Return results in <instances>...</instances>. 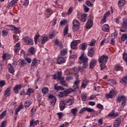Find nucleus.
<instances>
[{
	"instance_id": "nucleus-45",
	"label": "nucleus",
	"mask_w": 127,
	"mask_h": 127,
	"mask_svg": "<svg viewBox=\"0 0 127 127\" xmlns=\"http://www.w3.org/2000/svg\"><path fill=\"white\" fill-rule=\"evenodd\" d=\"M77 45H78V42L77 41H73L70 44L71 48H73V47H76Z\"/></svg>"
},
{
	"instance_id": "nucleus-4",
	"label": "nucleus",
	"mask_w": 127,
	"mask_h": 127,
	"mask_svg": "<svg viewBox=\"0 0 127 127\" xmlns=\"http://www.w3.org/2000/svg\"><path fill=\"white\" fill-rule=\"evenodd\" d=\"M7 26L8 27H11V29L14 31V33H15V34H18L21 32V31H19L20 28L15 27L14 25H7Z\"/></svg>"
},
{
	"instance_id": "nucleus-56",
	"label": "nucleus",
	"mask_w": 127,
	"mask_h": 127,
	"mask_svg": "<svg viewBox=\"0 0 127 127\" xmlns=\"http://www.w3.org/2000/svg\"><path fill=\"white\" fill-rule=\"evenodd\" d=\"M88 46V44H87V43H84L83 44H81L80 45V48H87V47Z\"/></svg>"
},
{
	"instance_id": "nucleus-8",
	"label": "nucleus",
	"mask_w": 127,
	"mask_h": 127,
	"mask_svg": "<svg viewBox=\"0 0 127 127\" xmlns=\"http://www.w3.org/2000/svg\"><path fill=\"white\" fill-rule=\"evenodd\" d=\"M57 74L58 76L56 74H54L53 79H54V80H56L57 79V80L59 81V80L62 79V71H57Z\"/></svg>"
},
{
	"instance_id": "nucleus-33",
	"label": "nucleus",
	"mask_w": 127,
	"mask_h": 127,
	"mask_svg": "<svg viewBox=\"0 0 127 127\" xmlns=\"http://www.w3.org/2000/svg\"><path fill=\"white\" fill-rule=\"evenodd\" d=\"M59 81H60L61 85L64 86V87H67L68 86V84L66 83V81L64 80V77H62V79L59 80Z\"/></svg>"
},
{
	"instance_id": "nucleus-23",
	"label": "nucleus",
	"mask_w": 127,
	"mask_h": 127,
	"mask_svg": "<svg viewBox=\"0 0 127 127\" xmlns=\"http://www.w3.org/2000/svg\"><path fill=\"white\" fill-rule=\"evenodd\" d=\"M10 88H7L4 92V96L6 98L7 97H9V96H10V93L11 91L10 90Z\"/></svg>"
},
{
	"instance_id": "nucleus-26",
	"label": "nucleus",
	"mask_w": 127,
	"mask_h": 127,
	"mask_svg": "<svg viewBox=\"0 0 127 127\" xmlns=\"http://www.w3.org/2000/svg\"><path fill=\"white\" fill-rule=\"evenodd\" d=\"M34 89H33L32 88H29L26 92V94L28 96H30L32 93H34Z\"/></svg>"
},
{
	"instance_id": "nucleus-54",
	"label": "nucleus",
	"mask_w": 127,
	"mask_h": 127,
	"mask_svg": "<svg viewBox=\"0 0 127 127\" xmlns=\"http://www.w3.org/2000/svg\"><path fill=\"white\" fill-rule=\"evenodd\" d=\"M96 42H97V41L93 40L90 42L89 44H88V45L89 46H95V45H96Z\"/></svg>"
},
{
	"instance_id": "nucleus-50",
	"label": "nucleus",
	"mask_w": 127,
	"mask_h": 127,
	"mask_svg": "<svg viewBox=\"0 0 127 127\" xmlns=\"http://www.w3.org/2000/svg\"><path fill=\"white\" fill-rule=\"evenodd\" d=\"M66 54H67V50L65 49H63L61 52V55L64 56V55H66Z\"/></svg>"
},
{
	"instance_id": "nucleus-14",
	"label": "nucleus",
	"mask_w": 127,
	"mask_h": 127,
	"mask_svg": "<svg viewBox=\"0 0 127 127\" xmlns=\"http://www.w3.org/2000/svg\"><path fill=\"white\" fill-rule=\"evenodd\" d=\"M46 15L47 18H49V17H50V16L53 14V11L52 10V9L50 8L47 9L46 10Z\"/></svg>"
},
{
	"instance_id": "nucleus-22",
	"label": "nucleus",
	"mask_w": 127,
	"mask_h": 127,
	"mask_svg": "<svg viewBox=\"0 0 127 127\" xmlns=\"http://www.w3.org/2000/svg\"><path fill=\"white\" fill-rule=\"evenodd\" d=\"M36 65H37V60L34 58L32 62L31 69H34L36 67Z\"/></svg>"
},
{
	"instance_id": "nucleus-32",
	"label": "nucleus",
	"mask_w": 127,
	"mask_h": 127,
	"mask_svg": "<svg viewBox=\"0 0 127 127\" xmlns=\"http://www.w3.org/2000/svg\"><path fill=\"white\" fill-rule=\"evenodd\" d=\"M126 4V0H120L118 2V6L122 7Z\"/></svg>"
},
{
	"instance_id": "nucleus-10",
	"label": "nucleus",
	"mask_w": 127,
	"mask_h": 127,
	"mask_svg": "<svg viewBox=\"0 0 127 127\" xmlns=\"http://www.w3.org/2000/svg\"><path fill=\"white\" fill-rule=\"evenodd\" d=\"M37 125H39V121L38 120L35 121L34 119H32L30 121V127H35Z\"/></svg>"
},
{
	"instance_id": "nucleus-20",
	"label": "nucleus",
	"mask_w": 127,
	"mask_h": 127,
	"mask_svg": "<svg viewBox=\"0 0 127 127\" xmlns=\"http://www.w3.org/2000/svg\"><path fill=\"white\" fill-rule=\"evenodd\" d=\"M41 92L43 94V96H46L48 93H49V89L48 87H44L41 89Z\"/></svg>"
},
{
	"instance_id": "nucleus-28",
	"label": "nucleus",
	"mask_w": 127,
	"mask_h": 127,
	"mask_svg": "<svg viewBox=\"0 0 127 127\" xmlns=\"http://www.w3.org/2000/svg\"><path fill=\"white\" fill-rule=\"evenodd\" d=\"M11 57V56H10V55L9 54L5 53V54H3L2 58L3 60H6V59H10Z\"/></svg>"
},
{
	"instance_id": "nucleus-2",
	"label": "nucleus",
	"mask_w": 127,
	"mask_h": 127,
	"mask_svg": "<svg viewBox=\"0 0 127 127\" xmlns=\"http://www.w3.org/2000/svg\"><path fill=\"white\" fill-rule=\"evenodd\" d=\"M49 99H50V105L52 107H54L56 103V98L53 95L50 94L48 96Z\"/></svg>"
},
{
	"instance_id": "nucleus-48",
	"label": "nucleus",
	"mask_w": 127,
	"mask_h": 127,
	"mask_svg": "<svg viewBox=\"0 0 127 127\" xmlns=\"http://www.w3.org/2000/svg\"><path fill=\"white\" fill-rule=\"evenodd\" d=\"M87 84H88V82H87V81L84 80L82 82V84H81V87L83 89H85V88H86V87H87Z\"/></svg>"
},
{
	"instance_id": "nucleus-12",
	"label": "nucleus",
	"mask_w": 127,
	"mask_h": 127,
	"mask_svg": "<svg viewBox=\"0 0 127 127\" xmlns=\"http://www.w3.org/2000/svg\"><path fill=\"white\" fill-rule=\"evenodd\" d=\"M107 61L108 57L107 56H102L99 57V62H100V63H102V64L106 63Z\"/></svg>"
},
{
	"instance_id": "nucleus-19",
	"label": "nucleus",
	"mask_w": 127,
	"mask_h": 127,
	"mask_svg": "<svg viewBox=\"0 0 127 127\" xmlns=\"http://www.w3.org/2000/svg\"><path fill=\"white\" fill-rule=\"evenodd\" d=\"M96 64H97V60L92 59L89 63V67L90 68H94L95 66H96Z\"/></svg>"
},
{
	"instance_id": "nucleus-21",
	"label": "nucleus",
	"mask_w": 127,
	"mask_h": 127,
	"mask_svg": "<svg viewBox=\"0 0 127 127\" xmlns=\"http://www.w3.org/2000/svg\"><path fill=\"white\" fill-rule=\"evenodd\" d=\"M49 40V38L47 36H44L42 39L41 40V43L42 44H44Z\"/></svg>"
},
{
	"instance_id": "nucleus-36",
	"label": "nucleus",
	"mask_w": 127,
	"mask_h": 127,
	"mask_svg": "<svg viewBox=\"0 0 127 127\" xmlns=\"http://www.w3.org/2000/svg\"><path fill=\"white\" fill-rule=\"evenodd\" d=\"M22 109H23V106L21 105L17 107V108L15 109V115L16 116L18 115V112L20 111Z\"/></svg>"
},
{
	"instance_id": "nucleus-1",
	"label": "nucleus",
	"mask_w": 127,
	"mask_h": 127,
	"mask_svg": "<svg viewBox=\"0 0 127 127\" xmlns=\"http://www.w3.org/2000/svg\"><path fill=\"white\" fill-rule=\"evenodd\" d=\"M117 101L119 103L122 102V107H125L126 104H127V98L125 96H119L117 97Z\"/></svg>"
},
{
	"instance_id": "nucleus-63",
	"label": "nucleus",
	"mask_w": 127,
	"mask_h": 127,
	"mask_svg": "<svg viewBox=\"0 0 127 127\" xmlns=\"http://www.w3.org/2000/svg\"><path fill=\"white\" fill-rule=\"evenodd\" d=\"M79 83H80V80H75V81L74 83V85L75 87H78V85H79Z\"/></svg>"
},
{
	"instance_id": "nucleus-47",
	"label": "nucleus",
	"mask_w": 127,
	"mask_h": 127,
	"mask_svg": "<svg viewBox=\"0 0 127 127\" xmlns=\"http://www.w3.org/2000/svg\"><path fill=\"white\" fill-rule=\"evenodd\" d=\"M127 39V34H123L121 36L122 41H126Z\"/></svg>"
},
{
	"instance_id": "nucleus-27",
	"label": "nucleus",
	"mask_w": 127,
	"mask_h": 127,
	"mask_svg": "<svg viewBox=\"0 0 127 127\" xmlns=\"http://www.w3.org/2000/svg\"><path fill=\"white\" fill-rule=\"evenodd\" d=\"M122 28H124V29H127V18L123 19V22L122 24Z\"/></svg>"
},
{
	"instance_id": "nucleus-16",
	"label": "nucleus",
	"mask_w": 127,
	"mask_h": 127,
	"mask_svg": "<svg viewBox=\"0 0 127 127\" xmlns=\"http://www.w3.org/2000/svg\"><path fill=\"white\" fill-rule=\"evenodd\" d=\"M122 123V120L120 118H117L114 124V127H119L121 126V124Z\"/></svg>"
},
{
	"instance_id": "nucleus-9",
	"label": "nucleus",
	"mask_w": 127,
	"mask_h": 127,
	"mask_svg": "<svg viewBox=\"0 0 127 127\" xmlns=\"http://www.w3.org/2000/svg\"><path fill=\"white\" fill-rule=\"evenodd\" d=\"M23 87L22 84H17L13 88V91L16 94H18V91Z\"/></svg>"
},
{
	"instance_id": "nucleus-38",
	"label": "nucleus",
	"mask_w": 127,
	"mask_h": 127,
	"mask_svg": "<svg viewBox=\"0 0 127 127\" xmlns=\"http://www.w3.org/2000/svg\"><path fill=\"white\" fill-rule=\"evenodd\" d=\"M74 92V90L72 89H69L65 90L64 93L65 94V95H69L70 94H71V93H73Z\"/></svg>"
},
{
	"instance_id": "nucleus-25",
	"label": "nucleus",
	"mask_w": 127,
	"mask_h": 127,
	"mask_svg": "<svg viewBox=\"0 0 127 127\" xmlns=\"http://www.w3.org/2000/svg\"><path fill=\"white\" fill-rule=\"evenodd\" d=\"M102 30L105 32H109L110 31V26L108 24H105L102 26Z\"/></svg>"
},
{
	"instance_id": "nucleus-46",
	"label": "nucleus",
	"mask_w": 127,
	"mask_h": 127,
	"mask_svg": "<svg viewBox=\"0 0 127 127\" xmlns=\"http://www.w3.org/2000/svg\"><path fill=\"white\" fill-rule=\"evenodd\" d=\"M6 115V111H4L1 113V114L0 115V120H2L4 117H5V115Z\"/></svg>"
},
{
	"instance_id": "nucleus-15",
	"label": "nucleus",
	"mask_w": 127,
	"mask_h": 127,
	"mask_svg": "<svg viewBox=\"0 0 127 127\" xmlns=\"http://www.w3.org/2000/svg\"><path fill=\"white\" fill-rule=\"evenodd\" d=\"M7 68L8 69V71L11 73V74L14 75V68H13V66H12L11 64H8Z\"/></svg>"
},
{
	"instance_id": "nucleus-41",
	"label": "nucleus",
	"mask_w": 127,
	"mask_h": 127,
	"mask_svg": "<svg viewBox=\"0 0 127 127\" xmlns=\"http://www.w3.org/2000/svg\"><path fill=\"white\" fill-rule=\"evenodd\" d=\"M35 53V50L34 48H30L28 50V54L29 55H33Z\"/></svg>"
},
{
	"instance_id": "nucleus-57",
	"label": "nucleus",
	"mask_w": 127,
	"mask_h": 127,
	"mask_svg": "<svg viewBox=\"0 0 127 127\" xmlns=\"http://www.w3.org/2000/svg\"><path fill=\"white\" fill-rule=\"evenodd\" d=\"M26 62L24 60H22L19 63V66H24V65H26Z\"/></svg>"
},
{
	"instance_id": "nucleus-52",
	"label": "nucleus",
	"mask_w": 127,
	"mask_h": 127,
	"mask_svg": "<svg viewBox=\"0 0 127 127\" xmlns=\"http://www.w3.org/2000/svg\"><path fill=\"white\" fill-rule=\"evenodd\" d=\"M57 115L59 118V120H61V119H62L63 117L64 116V115L63 114V113H62V112L58 113L57 114Z\"/></svg>"
},
{
	"instance_id": "nucleus-43",
	"label": "nucleus",
	"mask_w": 127,
	"mask_h": 127,
	"mask_svg": "<svg viewBox=\"0 0 127 127\" xmlns=\"http://www.w3.org/2000/svg\"><path fill=\"white\" fill-rule=\"evenodd\" d=\"M68 26L66 25L65 26V27L64 29V36L67 35V34H68V30H69V29L68 28Z\"/></svg>"
},
{
	"instance_id": "nucleus-11",
	"label": "nucleus",
	"mask_w": 127,
	"mask_h": 127,
	"mask_svg": "<svg viewBox=\"0 0 127 127\" xmlns=\"http://www.w3.org/2000/svg\"><path fill=\"white\" fill-rule=\"evenodd\" d=\"M115 95V91L114 90H111L109 94H105V98L107 99H112Z\"/></svg>"
},
{
	"instance_id": "nucleus-61",
	"label": "nucleus",
	"mask_w": 127,
	"mask_h": 127,
	"mask_svg": "<svg viewBox=\"0 0 127 127\" xmlns=\"http://www.w3.org/2000/svg\"><path fill=\"white\" fill-rule=\"evenodd\" d=\"M5 85V81L4 80H1L0 81V87H2L3 86Z\"/></svg>"
},
{
	"instance_id": "nucleus-29",
	"label": "nucleus",
	"mask_w": 127,
	"mask_h": 127,
	"mask_svg": "<svg viewBox=\"0 0 127 127\" xmlns=\"http://www.w3.org/2000/svg\"><path fill=\"white\" fill-rule=\"evenodd\" d=\"M127 76H124L120 80V82L121 84H123V85H127Z\"/></svg>"
},
{
	"instance_id": "nucleus-24",
	"label": "nucleus",
	"mask_w": 127,
	"mask_h": 127,
	"mask_svg": "<svg viewBox=\"0 0 127 127\" xmlns=\"http://www.w3.org/2000/svg\"><path fill=\"white\" fill-rule=\"evenodd\" d=\"M93 27V20L89 19L86 23V28L90 29Z\"/></svg>"
},
{
	"instance_id": "nucleus-64",
	"label": "nucleus",
	"mask_w": 127,
	"mask_h": 127,
	"mask_svg": "<svg viewBox=\"0 0 127 127\" xmlns=\"http://www.w3.org/2000/svg\"><path fill=\"white\" fill-rule=\"evenodd\" d=\"M69 126V123H65L64 124H63L62 126H60L59 127H68Z\"/></svg>"
},
{
	"instance_id": "nucleus-13",
	"label": "nucleus",
	"mask_w": 127,
	"mask_h": 127,
	"mask_svg": "<svg viewBox=\"0 0 127 127\" xmlns=\"http://www.w3.org/2000/svg\"><path fill=\"white\" fill-rule=\"evenodd\" d=\"M65 105L66 106H72L74 104V99L72 98H68L65 101Z\"/></svg>"
},
{
	"instance_id": "nucleus-42",
	"label": "nucleus",
	"mask_w": 127,
	"mask_h": 127,
	"mask_svg": "<svg viewBox=\"0 0 127 127\" xmlns=\"http://www.w3.org/2000/svg\"><path fill=\"white\" fill-rule=\"evenodd\" d=\"M40 37V35L39 34H36L34 37L35 44L36 45L37 44V41H38V39Z\"/></svg>"
},
{
	"instance_id": "nucleus-3",
	"label": "nucleus",
	"mask_w": 127,
	"mask_h": 127,
	"mask_svg": "<svg viewBox=\"0 0 127 127\" xmlns=\"http://www.w3.org/2000/svg\"><path fill=\"white\" fill-rule=\"evenodd\" d=\"M79 22L77 20H74L72 22V30L73 32L77 31V30H79V25H78Z\"/></svg>"
},
{
	"instance_id": "nucleus-39",
	"label": "nucleus",
	"mask_w": 127,
	"mask_h": 127,
	"mask_svg": "<svg viewBox=\"0 0 127 127\" xmlns=\"http://www.w3.org/2000/svg\"><path fill=\"white\" fill-rule=\"evenodd\" d=\"M30 105H31V101L30 100H27V101H25L24 106L26 108H29L30 107Z\"/></svg>"
},
{
	"instance_id": "nucleus-55",
	"label": "nucleus",
	"mask_w": 127,
	"mask_h": 127,
	"mask_svg": "<svg viewBox=\"0 0 127 127\" xmlns=\"http://www.w3.org/2000/svg\"><path fill=\"white\" fill-rule=\"evenodd\" d=\"M1 33L2 36H6L8 34V32L5 30H2Z\"/></svg>"
},
{
	"instance_id": "nucleus-34",
	"label": "nucleus",
	"mask_w": 127,
	"mask_h": 127,
	"mask_svg": "<svg viewBox=\"0 0 127 127\" xmlns=\"http://www.w3.org/2000/svg\"><path fill=\"white\" fill-rule=\"evenodd\" d=\"M21 3H23V5L24 6H26L27 7L28 6V4H29V0H21Z\"/></svg>"
},
{
	"instance_id": "nucleus-18",
	"label": "nucleus",
	"mask_w": 127,
	"mask_h": 127,
	"mask_svg": "<svg viewBox=\"0 0 127 127\" xmlns=\"http://www.w3.org/2000/svg\"><path fill=\"white\" fill-rule=\"evenodd\" d=\"M66 62V58L61 57L58 58L57 63L59 64H62V63H65Z\"/></svg>"
},
{
	"instance_id": "nucleus-37",
	"label": "nucleus",
	"mask_w": 127,
	"mask_h": 127,
	"mask_svg": "<svg viewBox=\"0 0 127 127\" xmlns=\"http://www.w3.org/2000/svg\"><path fill=\"white\" fill-rule=\"evenodd\" d=\"M82 66L79 68V70H84V69L87 68V67L89 66L88 63H82Z\"/></svg>"
},
{
	"instance_id": "nucleus-51",
	"label": "nucleus",
	"mask_w": 127,
	"mask_h": 127,
	"mask_svg": "<svg viewBox=\"0 0 127 127\" xmlns=\"http://www.w3.org/2000/svg\"><path fill=\"white\" fill-rule=\"evenodd\" d=\"M58 84L55 85V90H64V88L62 86H58Z\"/></svg>"
},
{
	"instance_id": "nucleus-30",
	"label": "nucleus",
	"mask_w": 127,
	"mask_h": 127,
	"mask_svg": "<svg viewBox=\"0 0 127 127\" xmlns=\"http://www.w3.org/2000/svg\"><path fill=\"white\" fill-rule=\"evenodd\" d=\"M65 102H64V101H62L60 102V111H63V110H64V109H65Z\"/></svg>"
},
{
	"instance_id": "nucleus-49",
	"label": "nucleus",
	"mask_w": 127,
	"mask_h": 127,
	"mask_svg": "<svg viewBox=\"0 0 127 127\" xmlns=\"http://www.w3.org/2000/svg\"><path fill=\"white\" fill-rule=\"evenodd\" d=\"M118 36V31L115 30V32L112 34V39H115V38H117Z\"/></svg>"
},
{
	"instance_id": "nucleus-44",
	"label": "nucleus",
	"mask_w": 127,
	"mask_h": 127,
	"mask_svg": "<svg viewBox=\"0 0 127 127\" xmlns=\"http://www.w3.org/2000/svg\"><path fill=\"white\" fill-rule=\"evenodd\" d=\"M77 112H78V109H77V108H73L71 110V113L72 114V115H73V116H76L77 115Z\"/></svg>"
},
{
	"instance_id": "nucleus-7",
	"label": "nucleus",
	"mask_w": 127,
	"mask_h": 127,
	"mask_svg": "<svg viewBox=\"0 0 127 127\" xmlns=\"http://www.w3.org/2000/svg\"><path fill=\"white\" fill-rule=\"evenodd\" d=\"M54 43L55 45L58 46V47L63 48V43H62V41H60L59 39H56L54 40Z\"/></svg>"
},
{
	"instance_id": "nucleus-58",
	"label": "nucleus",
	"mask_w": 127,
	"mask_h": 127,
	"mask_svg": "<svg viewBox=\"0 0 127 127\" xmlns=\"http://www.w3.org/2000/svg\"><path fill=\"white\" fill-rule=\"evenodd\" d=\"M123 59L124 61L127 64V54L126 53H124L123 54Z\"/></svg>"
},
{
	"instance_id": "nucleus-17",
	"label": "nucleus",
	"mask_w": 127,
	"mask_h": 127,
	"mask_svg": "<svg viewBox=\"0 0 127 127\" xmlns=\"http://www.w3.org/2000/svg\"><path fill=\"white\" fill-rule=\"evenodd\" d=\"M115 71H124V67L122 66L121 64H118L115 66Z\"/></svg>"
},
{
	"instance_id": "nucleus-53",
	"label": "nucleus",
	"mask_w": 127,
	"mask_h": 127,
	"mask_svg": "<svg viewBox=\"0 0 127 127\" xmlns=\"http://www.w3.org/2000/svg\"><path fill=\"white\" fill-rule=\"evenodd\" d=\"M72 11H73V8L72 7H69L67 12L66 13V15H70V14L72 13Z\"/></svg>"
},
{
	"instance_id": "nucleus-5",
	"label": "nucleus",
	"mask_w": 127,
	"mask_h": 127,
	"mask_svg": "<svg viewBox=\"0 0 127 127\" xmlns=\"http://www.w3.org/2000/svg\"><path fill=\"white\" fill-rule=\"evenodd\" d=\"M80 60V64H82V63H88V59L87 57L84 55V54H82L81 56L79 57Z\"/></svg>"
},
{
	"instance_id": "nucleus-60",
	"label": "nucleus",
	"mask_w": 127,
	"mask_h": 127,
	"mask_svg": "<svg viewBox=\"0 0 127 127\" xmlns=\"http://www.w3.org/2000/svg\"><path fill=\"white\" fill-rule=\"evenodd\" d=\"M86 112H88V113H94L95 111L93 109L90 108H86Z\"/></svg>"
},
{
	"instance_id": "nucleus-6",
	"label": "nucleus",
	"mask_w": 127,
	"mask_h": 127,
	"mask_svg": "<svg viewBox=\"0 0 127 127\" xmlns=\"http://www.w3.org/2000/svg\"><path fill=\"white\" fill-rule=\"evenodd\" d=\"M24 41L28 45H33V40L29 37H25L24 38Z\"/></svg>"
},
{
	"instance_id": "nucleus-59",
	"label": "nucleus",
	"mask_w": 127,
	"mask_h": 127,
	"mask_svg": "<svg viewBox=\"0 0 127 127\" xmlns=\"http://www.w3.org/2000/svg\"><path fill=\"white\" fill-rule=\"evenodd\" d=\"M108 83L110 85H115L116 81L114 79H110L108 80Z\"/></svg>"
},
{
	"instance_id": "nucleus-31",
	"label": "nucleus",
	"mask_w": 127,
	"mask_h": 127,
	"mask_svg": "<svg viewBox=\"0 0 127 127\" xmlns=\"http://www.w3.org/2000/svg\"><path fill=\"white\" fill-rule=\"evenodd\" d=\"M88 15L87 14H82L81 15V18H80V21H82V22H85L86 19H87V16Z\"/></svg>"
},
{
	"instance_id": "nucleus-40",
	"label": "nucleus",
	"mask_w": 127,
	"mask_h": 127,
	"mask_svg": "<svg viewBox=\"0 0 127 127\" xmlns=\"http://www.w3.org/2000/svg\"><path fill=\"white\" fill-rule=\"evenodd\" d=\"M94 53L95 51H94V49H91L88 51V55L90 57H92L93 55H94Z\"/></svg>"
},
{
	"instance_id": "nucleus-62",
	"label": "nucleus",
	"mask_w": 127,
	"mask_h": 127,
	"mask_svg": "<svg viewBox=\"0 0 127 127\" xmlns=\"http://www.w3.org/2000/svg\"><path fill=\"white\" fill-rule=\"evenodd\" d=\"M111 14V13L110 12V11L109 10H108V11H107L105 13V14L104 15V17H105V18H107V17H108V16H109V15H110Z\"/></svg>"
},
{
	"instance_id": "nucleus-35",
	"label": "nucleus",
	"mask_w": 127,
	"mask_h": 127,
	"mask_svg": "<svg viewBox=\"0 0 127 127\" xmlns=\"http://www.w3.org/2000/svg\"><path fill=\"white\" fill-rule=\"evenodd\" d=\"M81 97L82 101H83V102H85V101H87V98H88L87 93H82Z\"/></svg>"
}]
</instances>
